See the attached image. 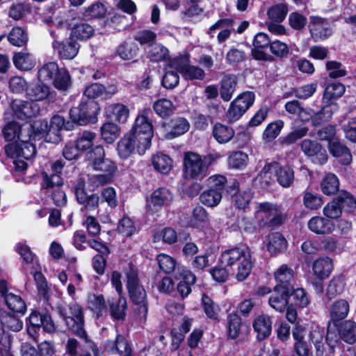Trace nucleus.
<instances>
[{"instance_id":"nucleus-1","label":"nucleus","mask_w":356,"mask_h":356,"mask_svg":"<svg viewBox=\"0 0 356 356\" xmlns=\"http://www.w3.org/2000/svg\"><path fill=\"white\" fill-rule=\"evenodd\" d=\"M150 114L149 109L142 110L136 118L132 129L118 143L117 150L120 158L127 159L134 152L143 155L150 148L154 135Z\"/></svg>"},{"instance_id":"nucleus-2","label":"nucleus","mask_w":356,"mask_h":356,"mask_svg":"<svg viewBox=\"0 0 356 356\" xmlns=\"http://www.w3.org/2000/svg\"><path fill=\"white\" fill-rule=\"evenodd\" d=\"M220 264L231 271V275L242 282L247 279L252 268V251L246 245L224 250L220 257Z\"/></svg>"},{"instance_id":"nucleus-3","label":"nucleus","mask_w":356,"mask_h":356,"mask_svg":"<svg viewBox=\"0 0 356 356\" xmlns=\"http://www.w3.org/2000/svg\"><path fill=\"white\" fill-rule=\"evenodd\" d=\"M38 79L41 83H52L60 90H66L71 85V79L68 72L59 69L55 62L44 64L38 71Z\"/></svg>"},{"instance_id":"nucleus-4","label":"nucleus","mask_w":356,"mask_h":356,"mask_svg":"<svg viewBox=\"0 0 356 356\" xmlns=\"http://www.w3.org/2000/svg\"><path fill=\"white\" fill-rule=\"evenodd\" d=\"M127 277V287L129 296L132 302L137 305L136 312L140 321L145 322L148 312L146 292L143 286L140 284L137 274L134 270H129Z\"/></svg>"},{"instance_id":"nucleus-5","label":"nucleus","mask_w":356,"mask_h":356,"mask_svg":"<svg viewBox=\"0 0 356 356\" xmlns=\"http://www.w3.org/2000/svg\"><path fill=\"white\" fill-rule=\"evenodd\" d=\"M35 122L33 126V129H36V132L33 135L29 136L28 139L33 140L37 136L44 137L45 140L53 143H56L60 140V131L65 126V119L60 115H55L52 117L50 124L48 125L47 121Z\"/></svg>"},{"instance_id":"nucleus-6","label":"nucleus","mask_w":356,"mask_h":356,"mask_svg":"<svg viewBox=\"0 0 356 356\" xmlns=\"http://www.w3.org/2000/svg\"><path fill=\"white\" fill-rule=\"evenodd\" d=\"M275 175L278 183L284 188L289 187L294 179L293 170L289 166H280L277 162H272L264 165L260 173V178L266 184L273 181Z\"/></svg>"},{"instance_id":"nucleus-7","label":"nucleus","mask_w":356,"mask_h":356,"mask_svg":"<svg viewBox=\"0 0 356 356\" xmlns=\"http://www.w3.org/2000/svg\"><path fill=\"white\" fill-rule=\"evenodd\" d=\"M254 219L260 227L277 226L284 222V215L277 204L261 202L256 207Z\"/></svg>"},{"instance_id":"nucleus-8","label":"nucleus","mask_w":356,"mask_h":356,"mask_svg":"<svg viewBox=\"0 0 356 356\" xmlns=\"http://www.w3.org/2000/svg\"><path fill=\"white\" fill-rule=\"evenodd\" d=\"M184 172L186 178L202 180L208 174V164L203 157L193 152H186L184 154Z\"/></svg>"},{"instance_id":"nucleus-9","label":"nucleus","mask_w":356,"mask_h":356,"mask_svg":"<svg viewBox=\"0 0 356 356\" xmlns=\"http://www.w3.org/2000/svg\"><path fill=\"white\" fill-rule=\"evenodd\" d=\"M100 111L99 104L95 102L82 101L78 106L72 107L70 111L71 120L80 124L86 125L95 123Z\"/></svg>"},{"instance_id":"nucleus-10","label":"nucleus","mask_w":356,"mask_h":356,"mask_svg":"<svg viewBox=\"0 0 356 356\" xmlns=\"http://www.w3.org/2000/svg\"><path fill=\"white\" fill-rule=\"evenodd\" d=\"M254 94L247 91L238 95L230 104L227 112V118L229 122L238 120L253 104Z\"/></svg>"},{"instance_id":"nucleus-11","label":"nucleus","mask_w":356,"mask_h":356,"mask_svg":"<svg viewBox=\"0 0 356 356\" xmlns=\"http://www.w3.org/2000/svg\"><path fill=\"white\" fill-rule=\"evenodd\" d=\"M66 325L81 338H86V333L84 330L83 309L77 304H73L69 307V314H63Z\"/></svg>"},{"instance_id":"nucleus-12","label":"nucleus","mask_w":356,"mask_h":356,"mask_svg":"<svg viewBox=\"0 0 356 356\" xmlns=\"http://www.w3.org/2000/svg\"><path fill=\"white\" fill-rule=\"evenodd\" d=\"M6 155L11 158L31 159L35 154V147L32 143L27 140L26 137L19 141L11 143L5 146Z\"/></svg>"},{"instance_id":"nucleus-13","label":"nucleus","mask_w":356,"mask_h":356,"mask_svg":"<svg viewBox=\"0 0 356 356\" xmlns=\"http://www.w3.org/2000/svg\"><path fill=\"white\" fill-rule=\"evenodd\" d=\"M169 67L179 71L186 79H202L204 76V72L201 68L188 65L187 56L175 58L171 61Z\"/></svg>"},{"instance_id":"nucleus-14","label":"nucleus","mask_w":356,"mask_h":356,"mask_svg":"<svg viewBox=\"0 0 356 356\" xmlns=\"http://www.w3.org/2000/svg\"><path fill=\"white\" fill-rule=\"evenodd\" d=\"M301 149L314 163L323 165L327 161L326 150L316 140H303L301 143Z\"/></svg>"},{"instance_id":"nucleus-15","label":"nucleus","mask_w":356,"mask_h":356,"mask_svg":"<svg viewBox=\"0 0 356 356\" xmlns=\"http://www.w3.org/2000/svg\"><path fill=\"white\" fill-rule=\"evenodd\" d=\"M11 109L13 115L22 120H26L33 116L37 115L40 112L38 102H26L21 99H15L11 103Z\"/></svg>"},{"instance_id":"nucleus-16","label":"nucleus","mask_w":356,"mask_h":356,"mask_svg":"<svg viewBox=\"0 0 356 356\" xmlns=\"http://www.w3.org/2000/svg\"><path fill=\"white\" fill-rule=\"evenodd\" d=\"M291 291V287L276 285L268 298L269 305L277 312H284L289 304V293Z\"/></svg>"},{"instance_id":"nucleus-17","label":"nucleus","mask_w":356,"mask_h":356,"mask_svg":"<svg viewBox=\"0 0 356 356\" xmlns=\"http://www.w3.org/2000/svg\"><path fill=\"white\" fill-rule=\"evenodd\" d=\"M118 92V88L115 84H110L106 87L99 83H92L86 88L84 95L89 99L106 100L111 99Z\"/></svg>"},{"instance_id":"nucleus-18","label":"nucleus","mask_w":356,"mask_h":356,"mask_svg":"<svg viewBox=\"0 0 356 356\" xmlns=\"http://www.w3.org/2000/svg\"><path fill=\"white\" fill-rule=\"evenodd\" d=\"M234 25L235 22L232 18L220 19L209 27L208 34L210 37H213L216 31L218 30V42L220 43L224 42L229 38L232 31H234Z\"/></svg>"},{"instance_id":"nucleus-19","label":"nucleus","mask_w":356,"mask_h":356,"mask_svg":"<svg viewBox=\"0 0 356 356\" xmlns=\"http://www.w3.org/2000/svg\"><path fill=\"white\" fill-rule=\"evenodd\" d=\"M309 30L315 40H323L332 34L330 23L323 18L312 16L310 18Z\"/></svg>"},{"instance_id":"nucleus-20","label":"nucleus","mask_w":356,"mask_h":356,"mask_svg":"<svg viewBox=\"0 0 356 356\" xmlns=\"http://www.w3.org/2000/svg\"><path fill=\"white\" fill-rule=\"evenodd\" d=\"M52 47L62 59H73L78 54L79 45L72 40L59 42L54 40Z\"/></svg>"},{"instance_id":"nucleus-21","label":"nucleus","mask_w":356,"mask_h":356,"mask_svg":"<svg viewBox=\"0 0 356 356\" xmlns=\"http://www.w3.org/2000/svg\"><path fill=\"white\" fill-rule=\"evenodd\" d=\"M104 347L111 353H118L120 356H133L129 343L122 335L119 334H116L114 340L106 341Z\"/></svg>"},{"instance_id":"nucleus-22","label":"nucleus","mask_w":356,"mask_h":356,"mask_svg":"<svg viewBox=\"0 0 356 356\" xmlns=\"http://www.w3.org/2000/svg\"><path fill=\"white\" fill-rule=\"evenodd\" d=\"M307 226L310 231L319 235L330 234L335 229L332 221L321 216L312 217L308 221Z\"/></svg>"},{"instance_id":"nucleus-23","label":"nucleus","mask_w":356,"mask_h":356,"mask_svg":"<svg viewBox=\"0 0 356 356\" xmlns=\"http://www.w3.org/2000/svg\"><path fill=\"white\" fill-rule=\"evenodd\" d=\"M76 195L79 202L84 204V208L81 210L90 211L95 210L99 202V197L97 195L92 194L87 195L85 191V184L83 181L78 182L76 188Z\"/></svg>"},{"instance_id":"nucleus-24","label":"nucleus","mask_w":356,"mask_h":356,"mask_svg":"<svg viewBox=\"0 0 356 356\" xmlns=\"http://www.w3.org/2000/svg\"><path fill=\"white\" fill-rule=\"evenodd\" d=\"M331 154L338 159L339 162L344 165L350 164L353 156L349 149L339 140L332 141L329 145Z\"/></svg>"},{"instance_id":"nucleus-25","label":"nucleus","mask_w":356,"mask_h":356,"mask_svg":"<svg viewBox=\"0 0 356 356\" xmlns=\"http://www.w3.org/2000/svg\"><path fill=\"white\" fill-rule=\"evenodd\" d=\"M266 248L274 256L284 252L287 248V242L279 232L270 233L266 240Z\"/></svg>"},{"instance_id":"nucleus-26","label":"nucleus","mask_w":356,"mask_h":356,"mask_svg":"<svg viewBox=\"0 0 356 356\" xmlns=\"http://www.w3.org/2000/svg\"><path fill=\"white\" fill-rule=\"evenodd\" d=\"M172 201V193L165 188H159L152 193L149 207L154 209L168 207Z\"/></svg>"},{"instance_id":"nucleus-27","label":"nucleus","mask_w":356,"mask_h":356,"mask_svg":"<svg viewBox=\"0 0 356 356\" xmlns=\"http://www.w3.org/2000/svg\"><path fill=\"white\" fill-rule=\"evenodd\" d=\"M332 270V260L328 257L318 258L312 265L313 273L319 280L327 278Z\"/></svg>"},{"instance_id":"nucleus-28","label":"nucleus","mask_w":356,"mask_h":356,"mask_svg":"<svg viewBox=\"0 0 356 356\" xmlns=\"http://www.w3.org/2000/svg\"><path fill=\"white\" fill-rule=\"evenodd\" d=\"M105 113L107 117L120 123H125L129 116L128 107L120 103L107 106L105 108Z\"/></svg>"},{"instance_id":"nucleus-29","label":"nucleus","mask_w":356,"mask_h":356,"mask_svg":"<svg viewBox=\"0 0 356 356\" xmlns=\"http://www.w3.org/2000/svg\"><path fill=\"white\" fill-rule=\"evenodd\" d=\"M254 331L257 333L259 340H263L268 337L272 330L271 318L266 314L259 315L253 323Z\"/></svg>"},{"instance_id":"nucleus-30","label":"nucleus","mask_w":356,"mask_h":356,"mask_svg":"<svg viewBox=\"0 0 356 356\" xmlns=\"http://www.w3.org/2000/svg\"><path fill=\"white\" fill-rule=\"evenodd\" d=\"M152 165L154 169L161 174H168L173 167L172 159L167 154L158 152L152 156Z\"/></svg>"},{"instance_id":"nucleus-31","label":"nucleus","mask_w":356,"mask_h":356,"mask_svg":"<svg viewBox=\"0 0 356 356\" xmlns=\"http://www.w3.org/2000/svg\"><path fill=\"white\" fill-rule=\"evenodd\" d=\"M209 221V216L207 211L201 206L195 207L192 211L191 218L187 221L188 227L202 229L204 225Z\"/></svg>"},{"instance_id":"nucleus-32","label":"nucleus","mask_w":356,"mask_h":356,"mask_svg":"<svg viewBox=\"0 0 356 356\" xmlns=\"http://www.w3.org/2000/svg\"><path fill=\"white\" fill-rule=\"evenodd\" d=\"M237 84V77L233 74L223 76L220 83V94L221 98L228 102L232 99Z\"/></svg>"},{"instance_id":"nucleus-33","label":"nucleus","mask_w":356,"mask_h":356,"mask_svg":"<svg viewBox=\"0 0 356 356\" xmlns=\"http://www.w3.org/2000/svg\"><path fill=\"white\" fill-rule=\"evenodd\" d=\"M180 276L182 280L177 284V291L184 298L191 292V286L195 284L196 277L193 273L186 268L181 269Z\"/></svg>"},{"instance_id":"nucleus-34","label":"nucleus","mask_w":356,"mask_h":356,"mask_svg":"<svg viewBox=\"0 0 356 356\" xmlns=\"http://www.w3.org/2000/svg\"><path fill=\"white\" fill-rule=\"evenodd\" d=\"M212 134L218 143L225 144L233 138L235 132L232 127L218 122L214 124Z\"/></svg>"},{"instance_id":"nucleus-35","label":"nucleus","mask_w":356,"mask_h":356,"mask_svg":"<svg viewBox=\"0 0 356 356\" xmlns=\"http://www.w3.org/2000/svg\"><path fill=\"white\" fill-rule=\"evenodd\" d=\"M13 61L16 68L22 71L30 70L35 65V59L33 55L26 51L15 53Z\"/></svg>"},{"instance_id":"nucleus-36","label":"nucleus","mask_w":356,"mask_h":356,"mask_svg":"<svg viewBox=\"0 0 356 356\" xmlns=\"http://www.w3.org/2000/svg\"><path fill=\"white\" fill-rule=\"evenodd\" d=\"M94 34L95 29L86 22L74 24L71 31V37L81 41L90 39Z\"/></svg>"},{"instance_id":"nucleus-37","label":"nucleus","mask_w":356,"mask_h":356,"mask_svg":"<svg viewBox=\"0 0 356 356\" xmlns=\"http://www.w3.org/2000/svg\"><path fill=\"white\" fill-rule=\"evenodd\" d=\"M321 188L323 193L326 195H334L339 188L338 177L333 173L326 174L321 182Z\"/></svg>"},{"instance_id":"nucleus-38","label":"nucleus","mask_w":356,"mask_h":356,"mask_svg":"<svg viewBox=\"0 0 356 356\" xmlns=\"http://www.w3.org/2000/svg\"><path fill=\"white\" fill-rule=\"evenodd\" d=\"M0 323L4 328L13 332H19L23 327V322L19 318L6 311L0 314Z\"/></svg>"},{"instance_id":"nucleus-39","label":"nucleus","mask_w":356,"mask_h":356,"mask_svg":"<svg viewBox=\"0 0 356 356\" xmlns=\"http://www.w3.org/2000/svg\"><path fill=\"white\" fill-rule=\"evenodd\" d=\"M87 306L97 316L106 310V302L103 295L90 293L87 298Z\"/></svg>"},{"instance_id":"nucleus-40","label":"nucleus","mask_w":356,"mask_h":356,"mask_svg":"<svg viewBox=\"0 0 356 356\" xmlns=\"http://www.w3.org/2000/svg\"><path fill=\"white\" fill-rule=\"evenodd\" d=\"M172 129L165 135L167 139L178 137L185 134L190 127L189 122L185 118H179L171 121Z\"/></svg>"},{"instance_id":"nucleus-41","label":"nucleus","mask_w":356,"mask_h":356,"mask_svg":"<svg viewBox=\"0 0 356 356\" xmlns=\"http://www.w3.org/2000/svg\"><path fill=\"white\" fill-rule=\"evenodd\" d=\"M83 181L85 184V190L94 191L99 186L109 184L112 181L111 176L109 175H94L88 177L87 182L80 179L79 182Z\"/></svg>"},{"instance_id":"nucleus-42","label":"nucleus","mask_w":356,"mask_h":356,"mask_svg":"<svg viewBox=\"0 0 356 356\" xmlns=\"http://www.w3.org/2000/svg\"><path fill=\"white\" fill-rule=\"evenodd\" d=\"M293 270L286 264H282L274 272V277L278 283L277 285L290 287L289 283L293 278Z\"/></svg>"},{"instance_id":"nucleus-43","label":"nucleus","mask_w":356,"mask_h":356,"mask_svg":"<svg viewBox=\"0 0 356 356\" xmlns=\"http://www.w3.org/2000/svg\"><path fill=\"white\" fill-rule=\"evenodd\" d=\"M340 337L348 343H353L356 341V323L346 321L343 323L339 329Z\"/></svg>"},{"instance_id":"nucleus-44","label":"nucleus","mask_w":356,"mask_h":356,"mask_svg":"<svg viewBox=\"0 0 356 356\" xmlns=\"http://www.w3.org/2000/svg\"><path fill=\"white\" fill-rule=\"evenodd\" d=\"M8 307L14 312L24 314L26 311V305L21 296L8 293L4 298Z\"/></svg>"},{"instance_id":"nucleus-45","label":"nucleus","mask_w":356,"mask_h":356,"mask_svg":"<svg viewBox=\"0 0 356 356\" xmlns=\"http://www.w3.org/2000/svg\"><path fill=\"white\" fill-rule=\"evenodd\" d=\"M120 134V127L113 122L104 123L101 127L102 138L106 143H113Z\"/></svg>"},{"instance_id":"nucleus-46","label":"nucleus","mask_w":356,"mask_h":356,"mask_svg":"<svg viewBox=\"0 0 356 356\" xmlns=\"http://www.w3.org/2000/svg\"><path fill=\"white\" fill-rule=\"evenodd\" d=\"M49 92V88L43 83L33 85L26 90L27 96L35 102L46 99Z\"/></svg>"},{"instance_id":"nucleus-47","label":"nucleus","mask_w":356,"mask_h":356,"mask_svg":"<svg viewBox=\"0 0 356 356\" xmlns=\"http://www.w3.org/2000/svg\"><path fill=\"white\" fill-rule=\"evenodd\" d=\"M200 200L204 205L208 207H215L220 202L222 193L220 191L209 188L200 195Z\"/></svg>"},{"instance_id":"nucleus-48","label":"nucleus","mask_w":356,"mask_h":356,"mask_svg":"<svg viewBox=\"0 0 356 356\" xmlns=\"http://www.w3.org/2000/svg\"><path fill=\"white\" fill-rule=\"evenodd\" d=\"M153 108L158 115L165 118L174 113L175 107L170 99L162 98L154 103Z\"/></svg>"},{"instance_id":"nucleus-49","label":"nucleus","mask_w":356,"mask_h":356,"mask_svg":"<svg viewBox=\"0 0 356 356\" xmlns=\"http://www.w3.org/2000/svg\"><path fill=\"white\" fill-rule=\"evenodd\" d=\"M42 177L41 187L42 189H46L47 193H50L63 185V179L58 174L49 175L46 172H42Z\"/></svg>"},{"instance_id":"nucleus-50","label":"nucleus","mask_w":356,"mask_h":356,"mask_svg":"<svg viewBox=\"0 0 356 356\" xmlns=\"http://www.w3.org/2000/svg\"><path fill=\"white\" fill-rule=\"evenodd\" d=\"M106 13L105 5L100 1H96L85 8L83 17L87 20L101 18L105 15Z\"/></svg>"},{"instance_id":"nucleus-51","label":"nucleus","mask_w":356,"mask_h":356,"mask_svg":"<svg viewBox=\"0 0 356 356\" xmlns=\"http://www.w3.org/2000/svg\"><path fill=\"white\" fill-rule=\"evenodd\" d=\"M97 136L92 131H83L76 139L75 145L80 152H84L90 149L95 143Z\"/></svg>"},{"instance_id":"nucleus-52","label":"nucleus","mask_w":356,"mask_h":356,"mask_svg":"<svg viewBox=\"0 0 356 356\" xmlns=\"http://www.w3.org/2000/svg\"><path fill=\"white\" fill-rule=\"evenodd\" d=\"M248 155L241 151L232 152L228 157V165L234 169H243L248 163Z\"/></svg>"},{"instance_id":"nucleus-53","label":"nucleus","mask_w":356,"mask_h":356,"mask_svg":"<svg viewBox=\"0 0 356 356\" xmlns=\"http://www.w3.org/2000/svg\"><path fill=\"white\" fill-rule=\"evenodd\" d=\"M4 138L8 141H15L18 139L19 141L24 138L21 127L15 122H10L4 127L3 129Z\"/></svg>"},{"instance_id":"nucleus-54","label":"nucleus","mask_w":356,"mask_h":356,"mask_svg":"<svg viewBox=\"0 0 356 356\" xmlns=\"http://www.w3.org/2000/svg\"><path fill=\"white\" fill-rule=\"evenodd\" d=\"M284 127V122L282 120H277L269 123L263 133V138L270 142L275 139L281 132Z\"/></svg>"},{"instance_id":"nucleus-55","label":"nucleus","mask_w":356,"mask_h":356,"mask_svg":"<svg viewBox=\"0 0 356 356\" xmlns=\"http://www.w3.org/2000/svg\"><path fill=\"white\" fill-rule=\"evenodd\" d=\"M345 92V87L343 84L334 82L328 84L324 92L323 99L327 102L341 97Z\"/></svg>"},{"instance_id":"nucleus-56","label":"nucleus","mask_w":356,"mask_h":356,"mask_svg":"<svg viewBox=\"0 0 356 356\" xmlns=\"http://www.w3.org/2000/svg\"><path fill=\"white\" fill-rule=\"evenodd\" d=\"M349 311V305L345 300L336 301L331 309V316L334 321H339L346 317Z\"/></svg>"},{"instance_id":"nucleus-57","label":"nucleus","mask_w":356,"mask_h":356,"mask_svg":"<svg viewBox=\"0 0 356 356\" xmlns=\"http://www.w3.org/2000/svg\"><path fill=\"white\" fill-rule=\"evenodd\" d=\"M138 49L136 44L126 41L118 47L117 52L121 58L131 60L136 56Z\"/></svg>"},{"instance_id":"nucleus-58","label":"nucleus","mask_w":356,"mask_h":356,"mask_svg":"<svg viewBox=\"0 0 356 356\" xmlns=\"http://www.w3.org/2000/svg\"><path fill=\"white\" fill-rule=\"evenodd\" d=\"M153 240L154 242H159L162 241L165 243L173 244L177 240V234L174 229L171 227H165L155 233Z\"/></svg>"},{"instance_id":"nucleus-59","label":"nucleus","mask_w":356,"mask_h":356,"mask_svg":"<svg viewBox=\"0 0 356 356\" xmlns=\"http://www.w3.org/2000/svg\"><path fill=\"white\" fill-rule=\"evenodd\" d=\"M288 13L287 6L284 3H278L268 10V18L275 22H282Z\"/></svg>"},{"instance_id":"nucleus-60","label":"nucleus","mask_w":356,"mask_h":356,"mask_svg":"<svg viewBox=\"0 0 356 356\" xmlns=\"http://www.w3.org/2000/svg\"><path fill=\"white\" fill-rule=\"evenodd\" d=\"M118 300L110 305L111 316L116 320H123L126 315L127 300L126 298L119 296Z\"/></svg>"},{"instance_id":"nucleus-61","label":"nucleus","mask_w":356,"mask_h":356,"mask_svg":"<svg viewBox=\"0 0 356 356\" xmlns=\"http://www.w3.org/2000/svg\"><path fill=\"white\" fill-rule=\"evenodd\" d=\"M349 120L343 124V131L348 140L356 143V109L350 113Z\"/></svg>"},{"instance_id":"nucleus-62","label":"nucleus","mask_w":356,"mask_h":356,"mask_svg":"<svg viewBox=\"0 0 356 356\" xmlns=\"http://www.w3.org/2000/svg\"><path fill=\"white\" fill-rule=\"evenodd\" d=\"M8 39L13 45L17 47H22L28 41L26 32L19 27L13 28L8 34Z\"/></svg>"},{"instance_id":"nucleus-63","label":"nucleus","mask_w":356,"mask_h":356,"mask_svg":"<svg viewBox=\"0 0 356 356\" xmlns=\"http://www.w3.org/2000/svg\"><path fill=\"white\" fill-rule=\"evenodd\" d=\"M168 54V49L159 43H155L152 45L148 51V57L154 62H159L165 60Z\"/></svg>"},{"instance_id":"nucleus-64","label":"nucleus","mask_w":356,"mask_h":356,"mask_svg":"<svg viewBox=\"0 0 356 356\" xmlns=\"http://www.w3.org/2000/svg\"><path fill=\"white\" fill-rule=\"evenodd\" d=\"M156 261L160 269L165 273H172L177 266L176 260L171 256L164 253L158 254Z\"/></svg>"}]
</instances>
